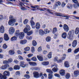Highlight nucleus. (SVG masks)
<instances>
[{"mask_svg":"<svg viewBox=\"0 0 79 79\" xmlns=\"http://www.w3.org/2000/svg\"><path fill=\"white\" fill-rule=\"evenodd\" d=\"M4 39L6 41H8L10 39L8 34L5 33L4 35Z\"/></svg>","mask_w":79,"mask_h":79,"instance_id":"obj_15","label":"nucleus"},{"mask_svg":"<svg viewBox=\"0 0 79 79\" xmlns=\"http://www.w3.org/2000/svg\"><path fill=\"white\" fill-rule=\"evenodd\" d=\"M29 64L30 66H37V63L35 62H29Z\"/></svg>","mask_w":79,"mask_h":79,"instance_id":"obj_13","label":"nucleus"},{"mask_svg":"<svg viewBox=\"0 0 79 79\" xmlns=\"http://www.w3.org/2000/svg\"><path fill=\"white\" fill-rule=\"evenodd\" d=\"M23 32H24V33H27L28 31H29V30L27 29V28H25L23 30Z\"/></svg>","mask_w":79,"mask_h":79,"instance_id":"obj_43","label":"nucleus"},{"mask_svg":"<svg viewBox=\"0 0 79 79\" xmlns=\"http://www.w3.org/2000/svg\"><path fill=\"white\" fill-rule=\"evenodd\" d=\"M39 34L41 35H43L44 34V31L43 30H40L39 31Z\"/></svg>","mask_w":79,"mask_h":79,"instance_id":"obj_26","label":"nucleus"},{"mask_svg":"<svg viewBox=\"0 0 79 79\" xmlns=\"http://www.w3.org/2000/svg\"><path fill=\"white\" fill-rule=\"evenodd\" d=\"M50 39H51V38L50 36H48L46 37V40L47 42H50Z\"/></svg>","mask_w":79,"mask_h":79,"instance_id":"obj_42","label":"nucleus"},{"mask_svg":"<svg viewBox=\"0 0 79 79\" xmlns=\"http://www.w3.org/2000/svg\"><path fill=\"white\" fill-rule=\"evenodd\" d=\"M78 4H79V3L74 4L73 5V7L74 8H78Z\"/></svg>","mask_w":79,"mask_h":79,"instance_id":"obj_28","label":"nucleus"},{"mask_svg":"<svg viewBox=\"0 0 79 79\" xmlns=\"http://www.w3.org/2000/svg\"><path fill=\"white\" fill-rule=\"evenodd\" d=\"M70 77V74L69 73H67L65 76L66 79H69Z\"/></svg>","mask_w":79,"mask_h":79,"instance_id":"obj_47","label":"nucleus"},{"mask_svg":"<svg viewBox=\"0 0 79 79\" xmlns=\"http://www.w3.org/2000/svg\"><path fill=\"white\" fill-rule=\"evenodd\" d=\"M63 28L65 32H68V31H69V27H68V26L66 24H64L63 27Z\"/></svg>","mask_w":79,"mask_h":79,"instance_id":"obj_4","label":"nucleus"},{"mask_svg":"<svg viewBox=\"0 0 79 79\" xmlns=\"http://www.w3.org/2000/svg\"><path fill=\"white\" fill-rule=\"evenodd\" d=\"M33 76L35 78H39V73L37 72H34L33 73Z\"/></svg>","mask_w":79,"mask_h":79,"instance_id":"obj_8","label":"nucleus"},{"mask_svg":"<svg viewBox=\"0 0 79 79\" xmlns=\"http://www.w3.org/2000/svg\"><path fill=\"white\" fill-rule=\"evenodd\" d=\"M79 32V28L77 27L75 31V33L76 34H78Z\"/></svg>","mask_w":79,"mask_h":79,"instance_id":"obj_36","label":"nucleus"},{"mask_svg":"<svg viewBox=\"0 0 79 79\" xmlns=\"http://www.w3.org/2000/svg\"><path fill=\"white\" fill-rule=\"evenodd\" d=\"M21 9L22 10H27V9L24 7H21Z\"/></svg>","mask_w":79,"mask_h":79,"instance_id":"obj_60","label":"nucleus"},{"mask_svg":"<svg viewBox=\"0 0 79 79\" xmlns=\"http://www.w3.org/2000/svg\"><path fill=\"white\" fill-rule=\"evenodd\" d=\"M54 76L56 77H59V78H60V76L59 74L58 73H55L54 74Z\"/></svg>","mask_w":79,"mask_h":79,"instance_id":"obj_52","label":"nucleus"},{"mask_svg":"<svg viewBox=\"0 0 79 79\" xmlns=\"http://www.w3.org/2000/svg\"><path fill=\"white\" fill-rule=\"evenodd\" d=\"M4 31H5L4 27H3V26H1L0 27V32H1V33H3V32H4Z\"/></svg>","mask_w":79,"mask_h":79,"instance_id":"obj_19","label":"nucleus"},{"mask_svg":"<svg viewBox=\"0 0 79 79\" xmlns=\"http://www.w3.org/2000/svg\"><path fill=\"white\" fill-rule=\"evenodd\" d=\"M38 52H41V51H42V47L41 46H40L38 48Z\"/></svg>","mask_w":79,"mask_h":79,"instance_id":"obj_57","label":"nucleus"},{"mask_svg":"<svg viewBox=\"0 0 79 79\" xmlns=\"http://www.w3.org/2000/svg\"><path fill=\"white\" fill-rule=\"evenodd\" d=\"M28 21H29V20L27 19H25L23 21V24H27Z\"/></svg>","mask_w":79,"mask_h":79,"instance_id":"obj_45","label":"nucleus"},{"mask_svg":"<svg viewBox=\"0 0 79 79\" xmlns=\"http://www.w3.org/2000/svg\"><path fill=\"white\" fill-rule=\"evenodd\" d=\"M31 60L33 61H37V58L35 57H33L31 58Z\"/></svg>","mask_w":79,"mask_h":79,"instance_id":"obj_48","label":"nucleus"},{"mask_svg":"<svg viewBox=\"0 0 79 79\" xmlns=\"http://www.w3.org/2000/svg\"><path fill=\"white\" fill-rule=\"evenodd\" d=\"M41 63L43 65H45L46 66H47V65H48V64H49V62L48 61L44 62H42Z\"/></svg>","mask_w":79,"mask_h":79,"instance_id":"obj_34","label":"nucleus"},{"mask_svg":"<svg viewBox=\"0 0 79 79\" xmlns=\"http://www.w3.org/2000/svg\"><path fill=\"white\" fill-rule=\"evenodd\" d=\"M39 69V68L38 67H32L31 68V70H32L34 71V70H38V69Z\"/></svg>","mask_w":79,"mask_h":79,"instance_id":"obj_27","label":"nucleus"},{"mask_svg":"<svg viewBox=\"0 0 79 79\" xmlns=\"http://www.w3.org/2000/svg\"><path fill=\"white\" fill-rule=\"evenodd\" d=\"M72 6L71 4H69L67 6V7L69 9H71L72 8Z\"/></svg>","mask_w":79,"mask_h":79,"instance_id":"obj_37","label":"nucleus"},{"mask_svg":"<svg viewBox=\"0 0 79 79\" xmlns=\"http://www.w3.org/2000/svg\"><path fill=\"white\" fill-rule=\"evenodd\" d=\"M37 58L39 60L41 61H42L44 60L43 57L40 56H37Z\"/></svg>","mask_w":79,"mask_h":79,"instance_id":"obj_22","label":"nucleus"},{"mask_svg":"<svg viewBox=\"0 0 79 79\" xmlns=\"http://www.w3.org/2000/svg\"><path fill=\"white\" fill-rule=\"evenodd\" d=\"M46 71L47 73H50V74H53V73L52 70L48 69H47Z\"/></svg>","mask_w":79,"mask_h":79,"instance_id":"obj_41","label":"nucleus"},{"mask_svg":"<svg viewBox=\"0 0 79 79\" xmlns=\"http://www.w3.org/2000/svg\"><path fill=\"white\" fill-rule=\"evenodd\" d=\"M79 52V48L75 49L74 50L73 52V53H74L76 54V53H78Z\"/></svg>","mask_w":79,"mask_h":79,"instance_id":"obj_35","label":"nucleus"},{"mask_svg":"<svg viewBox=\"0 0 79 79\" xmlns=\"http://www.w3.org/2000/svg\"><path fill=\"white\" fill-rule=\"evenodd\" d=\"M20 33L19 30H16L15 33V36L18 37V36L19 35Z\"/></svg>","mask_w":79,"mask_h":79,"instance_id":"obj_25","label":"nucleus"},{"mask_svg":"<svg viewBox=\"0 0 79 79\" xmlns=\"http://www.w3.org/2000/svg\"><path fill=\"white\" fill-rule=\"evenodd\" d=\"M57 28L56 27L54 28L53 30L52 33L54 34V33H55V32H57Z\"/></svg>","mask_w":79,"mask_h":79,"instance_id":"obj_44","label":"nucleus"},{"mask_svg":"<svg viewBox=\"0 0 79 79\" xmlns=\"http://www.w3.org/2000/svg\"><path fill=\"white\" fill-rule=\"evenodd\" d=\"M24 77L27 79H29L30 78V76L28 74H25L24 75Z\"/></svg>","mask_w":79,"mask_h":79,"instance_id":"obj_49","label":"nucleus"},{"mask_svg":"<svg viewBox=\"0 0 79 79\" xmlns=\"http://www.w3.org/2000/svg\"><path fill=\"white\" fill-rule=\"evenodd\" d=\"M24 50L25 51H29L30 50V48L29 47H27L24 48Z\"/></svg>","mask_w":79,"mask_h":79,"instance_id":"obj_51","label":"nucleus"},{"mask_svg":"<svg viewBox=\"0 0 79 79\" xmlns=\"http://www.w3.org/2000/svg\"><path fill=\"white\" fill-rule=\"evenodd\" d=\"M0 79H6V76H3L2 74L0 73Z\"/></svg>","mask_w":79,"mask_h":79,"instance_id":"obj_23","label":"nucleus"},{"mask_svg":"<svg viewBox=\"0 0 79 79\" xmlns=\"http://www.w3.org/2000/svg\"><path fill=\"white\" fill-rule=\"evenodd\" d=\"M74 74L75 76H78L79 75V71L78 70H76L74 72Z\"/></svg>","mask_w":79,"mask_h":79,"instance_id":"obj_32","label":"nucleus"},{"mask_svg":"<svg viewBox=\"0 0 79 79\" xmlns=\"http://www.w3.org/2000/svg\"><path fill=\"white\" fill-rule=\"evenodd\" d=\"M8 61H9V62H10V63H11V62L13 61V59L10 58L8 60Z\"/></svg>","mask_w":79,"mask_h":79,"instance_id":"obj_63","label":"nucleus"},{"mask_svg":"<svg viewBox=\"0 0 79 79\" xmlns=\"http://www.w3.org/2000/svg\"><path fill=\"white\" fill-rule=\"evenodd\" d=\"M7 45H6V44H4L3 45V47L4 49H6V48H7Z\"/></svg>","mask_w":79,"mask_h":79,"instance_id":"obj_58","label":"nucleus"},{"mask_svg":"<svg viewBox=\"0 0 79 79\" xmlns=\"http://www.w3.org/2000/svg\"><path fill=\"white\" fill-rule=\"evenodd\" d=\"M56 16H62V17H66L65 19H69V16H65L64 14L61 13H56Z\"/></svg>","mask_w":79,"mask_h":79,"instance_id":"obj_3","label":"nucleus"},{"mask_svg":"<svg viewBox=\"0 0 79 79\" xmlns=\"http://www.w3.org/2000/svg\"><path fill=\"white\" fill-rule=\"evenodd\" d=\"M60 73L61 76H64L65 75V71L64 70H61L60 71Z\"/></svg>","mask_w":79,"mask_h":79,"instance_id":"obj_16","label":"nucleus"},{"mask_svg":"<svg viewBox=\"0 0 79 79\" xmlns=\"http://www.w3.org/2000/svg\"><path fill=\"white\" fill-rule=\"evenodd\" d=\"M20 66L22 68H25L26 66V64L24 61H22L20 62Z\"/></svg>","mask_w":79,"mask_h":79,"instance_id":"obj_9","label":"nucleus"},{"mask_svg":"<svg viewBox=\"0 0 79 79\" xmlns=\"http://www.w3.org/2000/svg\"><path fill=\"white\" fill-rule=\"evenodd\" d=\"M67 38L69 39V40L72 41L73 40V35H69L68 34L67 36Z\"/></svg>","mask_w":79,"mask_h":79,"instance_id":"obj_11","label":"nucleus"},{"mask_svg":"<svg viewBox=\"0 0 79 79\" xmlns=\"http://www.w3.org/2000/svg\"><path fill=\"white\" fill-rule=\"evenodd\" d=\"M26 37L27 40H32V36H29L27 35H26Z\"/></svg>","mask_w":79,"mask_h":79,"instance_id":"obj_38","label":"nucleus"},{"mask_svg":"<svg viewBox=\"0 0 79 79\" xmlns=\"http://www.w3.org/2000/svg\"><path fill=\"white\" fill-rule=\"evenodd\" d=\"M25 28H27V29H28L29 31V30L31 29V28H30V27L29 26V25L27 24L26 25Z\"/></svg>","mask_w":79,"mask_h":79,"instance_id":"obj_54","label":"nucleus"},{"mask_svg":"<svg viewBox=\"0 0 79 79\" xmlns=\"http://www.w3.org/2000/svg\"><path fill=\"white\" fill-rule=\"evenodd\" d=\"M65 5H66V3L65 2H63L62 3L61 6L62 7H64L65 6Z\"/></svg>","mask_w":79,"mask_h":79,"instance_id":"obj_56","label":"nucleus"},{"mask_svg":"<svg viewBox=\"0 0 79 79\" xmlns=\"http://www.w3.org/2000/svg\"><path fill=\"white\" fill-rule=\"evenodd\" d=\"M32 44L33 46H36L37 45V42L35 40H33L32 41Z\"/></svg>","mask_w":79,"mask_h":79,"instance_id":"obj_40","label":"nucleus"},{"mask_svg":"<svg viewBox=\"0 0 79 79\" xmlns=\"http://www.w3.org/2000/svg\"><path fill=\"white\" fill-rule=\"evenodd\" d=\"M9 53L10 55H13L15 54V51L13 50H10L9 51Z\"/></svg>","mask_w":79,"mask_h":79,"instance_id":"obj_24","label":"nucleus"},{"mask_svg":"<svg viewBox=\"0 0 79 79\" xmlns=\"http://www.w3.org/2000/svg\"><path fill=\"white\" fill-rule=\"evenodd\" d=\"M20 68L19 66L17 65H15L14 67V69L16 70L17 69L19 70Z\"/></svg>","mask_w":79,"mask_h":79,"instance_id":"obj_30","label":"nucleus"},{"mask_svg":"<svg viewBox=\"0 0 79 79\" xmlns=\"http://www.w3.org/2000/svg\"><path fill=\"white\" fill-rule=\"evenodd\" d=\"M9 34L10 35H12L15 32V28L14 27H10L9 29Z\"/></svg>","mask_w":79,"mask_h":79,"instance_id":"obj_7","label":"nucleus"},{"mask_svg":"<svg viewBox=\"0 0 79 79\" xmlns=\"http://www.w3.org/2000/svg\"><path fill=\"white\" fill-rule=\"evenodd\" d=\"M74 30H71L70 31H69V32L68 34H69L70 35H72L74 34Z\"/></svg>","mask_w":79,"mask_h":79,"instance_id":"obj_29","label":"nucleus"},{"mask_svg":"<svg viewBox=\"0 0 79 79\" xmlns=\"http://www.w3.org/2000/svg\"><path fill=\"white\" fill-rule=\"evenodd\" d=\"M64 56L62 58L61 60H64L65 58H66V54H64L63 55Z\"/></svg>","mask_w":79,"mask_h":79,"instance_id":"obj_59","label":"nucleus"},{"mask_svg":"<svg viewBox=\"0 0 79 79\" xmlns=\"http://www.w3.org/2000/svg\"><path fill=\"white\" fill-rule=\"evenodd\" d=\"M15 22H16V20H15V19H10L9 21L8 24L10 26L12 25L11 26H13V25L15 24Z\"/></svg>","mask_w":79,"mask_h":79,"instance_id":"obj_2","label":"nucleus"},{"mask_svg":"<svg viewBox=\"0 0 79 79\" xmlns=\"http://www.w3.org/2000/svg\"><path fill=\"white\" fill-rule=\"evenodd\" d=\"M76 59H79V54L77 55L75 57Z\"/></svg>","mask_w":79,"mask_h":79,"instance_id":"obj_64","label":"nucleus"},{"mask_svg":"<svg viewBox=\"0 0 79 79\" xmlns=\"http://www.w3.org/2000/svg\"><path fill=\"white\" fill-rule=\"evenodd\" d=\"M17 53H18V54H19V55H22L23 53L22 52L19 50L17 51Z\"/></svg>","mask_w":79,"mask_h":79,"instance_id":"obj_55","label":"nucleus"},{"mask_svg":"<svg viewBox=\"0 0 79 79\" xmlns=\"http://www.w3.org/2000/svg\"><path fill=\"white\" fill-rule=\"evenodd\" d=\"M67 36V33H66L64 32L62 34V37L63 39H65L66 38V36Z\"/></svg>","mask_w":79,"mask_h":79,"instance_id":"obj_18","label":"nucleus"},{"mask_svg":"<svg viewBox=\"0 0 79 79\" xmlns=\"http://www.w3.org/2000/svg\"><path fill=\"white\" fill-rule=\"evenodd\" d=\"M30 22L31 24V26L32 29H35V26H34V25H35V22H34V21H33V20H31L30 21Z\"/></svg>","mask_w":79,"mask_h":79,"instance_id":"obj_14","label":"nucleus"},{"mask_svg":"<svg viewBox=\"0 0 79 79\" xmlns=\"http://www.w3.org/2000/svg\"><path fill=\"white\" fill-rule=\"evenodd\" d=\"M33 33V32H32V31H30L29 32H28L27 33V35H31L32 34V33Z\"/></svg>","mask_w":79,"mask_h":79,"instance_id":"obj_46","label":"nucleus"},{"mask_svg":"<svg viewBox=\"0 0 79 79\" xmlns=\"http://www.w3.org/2000/svg\"><path fill=\"white\" fill-rule=\"evenodd\" d=\"M27 41L26 40H20L19 41V43L21 45H24V44H26V43H27Z\"/></svg>","mask_w":79,"mask_h":79,"instance_id":"obj_12","label":"nucleus"},{"mask_svg":"<svg viewBox=\"0 0 79 79\" xmlns=\"http://www.w3.org/2000/svg\"><path fill=\"white\" fill-rule=\"evenodd\" d=\"M56 66L54 68L52 69V70L54 73H56L58 71V69L57 68V64L56 63H54V64L51 65V68H53V66Z\"/></svg>","mask_w":79,"mask_h":79,"instance_id":"obj_1","label":"nucleus"},{"mask_svg":"<svg viewBox=\"0 0 79 79\" xmlns=\"http://www.w3.org/2000/svg\"><path fill=\"white\" fill-rule=\"evenodd\" d=\"M9 67H10L9 65H8V64H6L2 66L1 68L2 69H6L8 68Z\"/></svg>","mask_w":79,"mask_h":79,"instance_id":"obj_10","label":"nucleus"},{"mask_svg":"<svg viewBox=\"0 0 79 79\" xmlns=\"http://www.w3.org/2000/svg\"><path fill=\"white\" fill-rule=\"evenodd\" d=\"M52 52H49L48 55V58H52Z\"/></svg>","mask_w":79,"mask_h":79,"instance_id":"obj_50","label":"nucleus"},{"mask_svg":"<svg viewBox=\"0 0 79 79\" xmlns=\"http://www.w3.org/2000/svg\"><path fill=\"white\" fill-rule=\"evenodd\" d=\"M18 36L20 39H23L24 37V33L23 32H20Z\"/></svg>","mask_w":79,"mask_h":79,"instance_id":"obj_5","label":"nucleus"},{"mask_svg":"<svg viewBox=\"0 0 79 79\" xmlns=\"http://www.w3.org/2000/svg\"><path fill=\"white\" fill-rule=\"evenodd\" d=\"M33 55V54H29L27 56L28 57V58H30L31 56H32Z\"/></svg>","mask_w":79,"mask_h":79,"instance_id":"obj_62","label":"nucleus"},{"mask_svg":"<svg viewBox=\"0 0 79 79\" xmlns=\"http://www.w3.org/2000/svg\"><path fill=\"white\" fill-rule=\"evenodd\" d=\"M40 27V25L39 23H36L35 27L37 29H39Z\"/></svg>","mask_w":79,"mask_h":79,"instance_id":"obj_20","label":"nucleus"},{"mask_svg":"<svg viewBox=\"0 0 79 79\" xmlns=\"http://www.w3.org/2000/svg\"><path fill=\"white\" fill-rule=\"evenodd\" d=\"M48 79H52L53 78V74L52 73H49L48 75Z\"/></svg>","mask_w":79,"mask_h":79,"instance_id":"obj_39","label":"nucleus"},{"mask_svg":"<svg viewBox=\"0 0 79 79\" xmlns=\"http://www.w3.org/2000/svg\"><path fill=\"white\" fill-rule=\"evenodd\" d=\"M16 39H17V37H16V36H13L12 37L11 39V41H15V40H16Z\"/></svg>","mask_w":79,"mask_h":79,"instance_id":"obj_33","label":"nucleus"},{"mask_svg":"<svg viewBox=\"0 0 79 79\" xmlns=\"http://www.w3.org/2000/svg\"><path fill=\"white\" fill-rule=\"evenodd\" d=\"M64 64L65 67L66 68H69V62L68 61H65L64 62Z\"/></svg>","mask_w":79,"mask_h":79,"instance_id":"obj_21","label":"nucleus"},{"mask_svg":"<svg viewBox=\"0 0 79 79\" xmlns=\"http://www.w3.org/2000/svg\"><path fill=\"white\" fill-rule=\"evenodd\" d=\"M31 51L32 53H34L35 52V48L33 47L31 48Z\"/></svg>","mask_w":79,"mask_h":79,"instance_id":"obj_53","label":"nucleus"},{"mask_svg":"<svg viewBox=\"0 0 79 79\" xmlns=\"http://www.w3.org/2000/svg\"><path fill=\"white\" fill-rule=\"evenodd\" d=\"M54 61H57V62H58V57H55L54 59Z\"/></svg>","mask_w":79,"mask_h":79,"instance_id":"obj_61","label":"nucleus"},{"mask_svg":"<svg viewBox=\"0 0 79 79\" xmlns=\"http://www.w3.org/2000/svg\"><path fill=\"white\" fill-rule=\"evenodd\" d=\"M4 76H10V72L8 71H5L4 73Z\"/></svg>","mask_w":79,"mask_h":79,"instance_id":"obj_17","label":"nucleus"},{"mask_svg":"<svg viewBox=\"0 0 79 79\" xmlns=\"http://www.w3.org/2000/svg\"><path fill=\"white\" fill-rule=\"evenodd\" d=\"M50 30H48V29H46L44 30V34H47V33H49L50 32Z\"/></svg>","mask_w":79,"mask_h":79,"instance_id":"obj_31","label":"nucleus"},{"mask_svg":"<svg viewBox=\"0 0 79 79\" xmlns=\"http://www.w3.org/2000/svg\"><path fill=\"white\" fill-rule=\"evenodd\" d=\"M77 40H73L72 43V46L73 47L75 48L77 46Z\"/></svg>","mask_w":79,"mask_h":79,"instance_id":"obj_6","label":"nucleus"}]
</instances>
